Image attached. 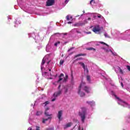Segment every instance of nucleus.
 Returning <instances> with one entry per match:
<instances>
[{"label": "nucleus", "instance_id": "45", "mask_svg": "<svg viewBox=\"0 0 130 130\" xmlns=\"http://www.w3.org/2000/svg\"><path fill=\"white\" fill-rule=\"evenodd\" d=\"M85 33L86 34H91V31H86Z\"/></svg>", "mask_w": 130, "mask_h": 130}, {"label": "nucleus", "instance_id": "8", "mask_svg": "<svg viewBox=\"0 0 130 130\" xmlns=\"http://www.w3.org/2000/svg\"><path fill=\"white\" fill-rule=\"evenodd\" d=\"M28 37H32L35 40H36V42H37L38 40H40V37L39 36H36L35 33L33 32L32 34L29 33L28 34Z\"/></svg>", "mask_w": 130, "mask_h": 130}, {"label": "nucleus", "instance_id": "35", "mask_svg": "<svg viewBox=\"0 0 130 130\" xmlns=\"http://www.w3.org/2000/svg\"><path fill=\"white\" fill-rule=\"evenodd\" d=\"M104 36L106 38H110V37L109 36H108V34H107V33L105 32L104 34Z\"/></svg>", "mask_w": 130, "mask_h": 130}, {"label": "nucleus", "instance_id": "16", "mask_svg": "<svg viewBox=\"0 0 130 130\" xmlns=\"http://www.w3.org/2000/svg\"><path fill=\"white\" fill-rule=\"evenodd\" d=\"M72 125H73V123L72 122H69L67 124L64 125L63 128L64 129H66V128L71 127V126Z\"/></svg>", "mask_w": 130, "mask_h": 130}, {"label": "nucleus", "instance_id": "25", "mask_svg": "<svg viewBox=\"0 0 130 130\" xmlns=\"http://www.w3.org/2000/svg\"><path fill=\"white\" fill-rule=\"evenodd\" d=\"M84 55H86V54H78L75 55V57H79V56H84Z\"/></svg>", "mask_w": 130, "mask_h": 130}, {"label": "nucleus", "instance_id": "51", "mask_svg": "<svg viewBox=\"0 0 130 130\" xmlns=\"http://www.w3.org/2000/svg\"><path fill=\"white\" fill-rule=\"evenodd\" d=\"M123 40H126V39H123Z\"/></svg>", "mask_w": 130, "mask_h": 130}, {"label": "nucleus", "instance_id": "40", "mask_svg": "<svg viewBox=\"0 0 130 130\" xmlns=\"http://www.w3.org/2000/svg\"><path fill=\"white\" fill-rule=\"evenodd\" d=\"M46 130H54V127L47 128Z\"/></svg>", "mask_w": 130, "mask_h": 130}, {"label": "nucleus", "instance_id": "1", "mask_svg": "<svg viewBox=\"0 0 130 130\" xmlns=\"http://www.w3.org/2000/svg\"><path fill=\"white\" fill-rule=\"evenodd\" d=\"M62 92H64V94H68V93H70V87L68 85L63 86L61 89L53 94V96H52L51 102H53L55 101L57 97H58V96H59V95H60Z\"/></svg>", "mask_w": 130, "mask_h": 130}, {"label": "nucleus", "instance_id": "54", "mask_svg": "<svg viewBox=\"0 0 130 130\" xmlns=\"http://www.w3.org/2000/svg\"><path fill=\"white\" fill-rule=\"evenodd\" d=\"M82 16H83V14H81V17H82Z\"/></svg>", "mask_w": 130, "mask_h": 130}, {"label": "nucleus", "instance_id": "21", "mask_svg": "<svg viewBox=\"0 0 130 130\" xmlns=\"http://www.w3.org/2000/svg\"><path fill=\"white\" fill-rule=\"evenodd\" d=\"M50 50H51V47H50L49 45H47L46 47V51H47V52H49Z\"/></svg>", "mask_w": 130, "mask_h": 130}, {"label": "nucleus", "instance_id": "18", "mask_svg": "<svg viewBox=\"0 0 130 130\" xmlns=\"http://www.w3.org/2000/svg\"><path fill=\"white\" fill-rule=\"evenodd\" d=\"M71 32V33H73V34H75V33L81 34V32H80V31L78 30V29H77V28H74V29H72Z\"/></svg>", "mask_w": 130, "mask_h": 130}, {"label": "nucleus", "instance_id": "9", "mask_svg": "<svg viewBox=\"0 0 130 130\" xmlns=\"http://www.w3.org/2000/svg\"><path fill=\"white\" fill-rule=\"evenodd\" d=\"M63 113V111L62 110H60L58 112L57 117H58L59 121H61V120H62V118L61 117L62 116Z\"/></svg>", "mask_w": 130, "mask_h": 130}, {"label": "nucleus", "instance_id": "26", "mask_svg": "<svg viewBox=\"0 0 130 130\" xmlns=\"http://www.w3.org/2000/svg\"><path fill=\"white\" fill-rule=\"evenodd\" d=\"M95 16H96V17H98V18H103V17H102L101 14H98V13H96Z\"/></svg>", "mask_w": 130, "mask_h": 130}, {"label": "nucleus", "instance_id": "17", "mask_svg": "<svg viewBox=\"0 0 130 130\" xmlns=\"http://www.w3.org/2000/svg\"><path fill=\"white\" fill-rule=\"evenodd\" d=\"M15 25H14V27H18V25H19V24H21V20H20L19 19H17L15 20Z\"/></svg>", "mask_w": 130, "mask_h": 130}, {"label": "nucleus", "instance_id": "24", "mask_svg": "<svg viewBox=\"0 0 130 130\" xmlns=\"http://www.w3.org/2000/svg\"><path fill=\"white\" fill-rule=\"evenodd\" d=\"M48 119H51V117L49 116L48 118L46 119L43 118L42 121L43 123H45V122H46Z\"/></svg>", "mask_w": 130, "mask_h": 130}, {"label": "nucleus", "instance_id": "4", "mask_svg": "<svg viewBox=\"0 0 130 130\" xmlns=\"http://www.w3.org/2000/svg\"><path fill=\"white\" fill-rule=\"evenodd\" d=\"M87 114V109L86 108H82L81 111L79 112V116L81 117L82 122H85L86 119V115Z\"/></svg>", "mask_w": 130, "mask_h": 130}, {"label": "nucleus", "instance_id": "14", "mask_svg": "<svg viewBox=\"0 0 130 130\" xmlns=\"http://www.w3.org/2000/svg\"><path fill=\"white\" fill-rule=\"evenodd\" d=\"M86 15L88 17H93V19H96V13H88Z\"/></svg>", "mask_w": 130, "mask_h": 130}, {"label": "nucleus", "instance_id": "55", "mask_svg": "<svg viewBox=\"0 0 130 130\" xmlns=\"http://www.w3.org/2000/svg\"><path fill=\"white\" fill-rule=\"evenodd\" d=\"M31 106H33V104H31Z\"/></svg>", "mask_w": 130, "mask_h": 130}, {"label": "nucleus", "instance_id": "13", "mask_svg": "<svg viewBox=\"0 0 130 130\" xmlns=\"http://www.w3.org/2000/svg\"><path fill=\"white\" fill-rule=\"evenodd\" d=\"M79 63L80 64L81 67H82L83 69H84V72H86V73H88V72H89V71L88 70V68H87V67H85V63H84V62H79Z\"/></svg>", "mask_w": 130, "mask_h": 130}, {"label": "nucleus", "instance_id": "2", "mask_svg": "<svg viewBox=\"0 0 130 130\" xmlns=\"http://www.w3.org/2000/svg\"><path fill=\"white\" fill-rule=\"evenodd\" d=\"M90 90L91 88L86 85V83L82 82L79 87L78 93L81 97H84L85 92L83 91H85L86 93H90Z\"/></svg>", "mask_w": 130, "mask_h": 130}, {"label": "nucleus", "instance_id": "46", "mask_svg": "<svg viewBox=\"0 0 130 130\" xmlns=\"http://www.w3.org/2000/svg\"><path fill=\"white\" fill-rule=\"evenodd\" d=\"M72 49H74V48H71L70 49H69L68 50V51H71V50H72Z\"/></svg>", "mask_w": 130, "mask_h": 130}, {"label": "nucleus", "instance_id": "41", "mask_svg": "<svg viewBox=\"0 0 130 130\" xmlns=\"http://www.w3.org/2000/svg\"><path fill=\"white\" fill-rule=\"evenodd\" d=\"M36 130H40V127L39 126H36Z\"/></svg>", "mask_w": 130, "mask_h": 130}, {"label": "nucleus", "instance_id": "49", "mask_svg": "<svg viewBox=\"0 0 130 130\" xmlns=\"http://www.w3.org/2000/svg\"><path fill=\"white\" fill-rule=\"evenodd\" d=\"M28 130H32V128L29 127V128H28Z\"/></svg>", "mask_w": 130, "mask_h": 130}, {"label": "nucleus", "instance_id": "30", "mask_svg": "<svg viewBox=\"0 0 130 130\" xmlns=\"http://www.w3.org/2000/svg\"><path fill=\"white\" fill-rule=\"evenodd\" d=\"M48 104H49V102L47 101L43 104V106L45 107V106H46Z\"/></svg>", "mask_w": 130, "mask_h": 130}, {"label": "nucleus", "instance_id": "27", "mask_svg": "<svg viewBox=\"0 0 130 130\" xmlns=\"http://www.w3.org/2000/svg\"><path fill=\"white\" fill-rule=\"evenodd\" d=\"M41 114H42V112L41 111L37 112L36 115H37L38 116H39V115H41Z\"/></svg>", "mask_w": 130, "mask_h": 130}, {"label": "nucleus", "instance_id": "38", "mask_svg": "<svg viewBox=\"0 0 130 130\" xmlns=\"http://www.w3.org/2000/svg\"><path fill=\"white\" fill-rule=\"evenodd\" d=\"M86 78H87V80L88 81V82H90V76L87 75Z\"/></svg>", "mask_w": 130, "mask_h": 130}, {"label": "nucleus", "instance_id": "5", "mask_svg": "<svg viewBox=\"0 0 130 130\" xmlns=\"http://www.w3.org/2000/svg\"><path fill=\"white\" fill-rule=\"evenodd\" d=\"M64 75H63V74L61 73L59 76V79L57 82H55L54 83H53V85H55V86H56V85H57V84H58V83L59 82H60V81H62L63 80V82H67L68 81V79H69V76L66 75V76L64 77Z\"/></svg>", "mask_w": 130, "mask_h": 130}, {"label": "nucleus", "instance_id": "33", "mask_svg": "<svg viewBox=\"0 0 130 130\" xmlns=\"http://www.w3.org/2000/svg\"><path fill=\"white\" fill-rule=\"evenodd\" d=\"M87 50H96L95 49L93 48L90 47V48H86Z\"/></svg>", "mask_w": 130, "mask_h": 130}, {"label": "nucleus", "instance_id": "11", "mask_svg": "<svg viewBox=\"0 0 130 130\" xmlns=\"http://www.w3.org/2000/svg\"><path fill=\"white\" fill-rule=\"evenodd\" d=\"M92 31L94 32V33H97L98 32L100 31V27L99 25H96L92 28Z\"/></svg>", "mask_w": 130, "mask_h": 130}, {"label": "nucleus", "instance_id": "12", "mask_svg": "<svg viewBox=\"0 0 130 130\" xmlns=\"http://www.w3.org/2000/svg\"><path fill=\"white\" fill-rule=\"evenodd\" d=\"M66 19L67 21H69L68 22V24H72L73 23V17L70 16V15H67L66 16Z\"/></svg>", "mask_w": 130, "mask_h": 130}, {"label": "nucleus", "instance_id": "32", "mask_svg": "<svg viewBox=\"0 0 130 130\" xmlns=\"http://www.w3.org/2000/svg\"><path fill=\"white\" fill-rule=\"evenodd\" d=\"M99 43H100L101 44H103L104 45H106L107 46H108V45H107L106 43H104V42H99Z\"/></svg>", "mask_w": 130, "mask_h": 130}, {"label": "nucleus", "instance_id": "3", "mask_svg": "<svg viewBox=\"0 0 130 130\" xmlns=\"http://www.w3.org/2000/svg\"><path fill=\"white\" fill-rule=\"evenodd\" d=\"M111 95L112 96H114L115 98L118 100L117 102L119 105H121L123 107H129L128 104L122 101V100L120 99L119 97H118L117 95L115 94V93L113 91H111Z\"/></svg>", "mask_w": 130, "mask_h": 130}, {"label": "nucleus", "instance_id": "28", "mask_svg": "<svg viewBox=\"0 0 130 130\" xmlns=\"http://www.w3.org/2000/svg\"><path fill=\"white\" fill-rule=\"evenodd\" d=\"M55 35H58V36H60V35H67V33H62V34H60V33H56L55 34Z\"/></svg>", "mask_w": 130, "mask_h": 130}, {"label": "nucleus", "instance_id": "10", "mask_svg": "<svg viewBox=\"0 0 130 130\" xmlns=\"http://www.w3.org/2000/svg\"><path fill=\"white\" fill-rule=\"evenodd\" d=\"M54 0H47L46 2V6L47 7H51V6H53V5H54Z\"/></svg>", "mask_w": 130, "mask_h": 130}, {"label": "nucleus", "instance_id": "7", "mask_svg": "<svg viewBox=\"0 0 130 130\" xmlns=\"http://www.w3.org/2000/svg\"><path fill=\"white\" fill-rule=\"evenodd\" d=\"M88 23V21H87V19H85L83 22L81 21L78 23H75L73 25L74 27H80V26H85L86 24Z\"/></svg>", "mask_w": 130, "mask_h": 130}, {"label": "nucleus", "instance_id": "36", "mask_svg": "<svg viewBox=\"0 0 130 130\" xmlns=\"http://www.w3.org/2000/svg\"><path fill=\"white\" fill-rule=\"evenodd\" d=\"M60 44V42L58 41V42H57L56 43H55L54 44V46H57V45H58V44Z\"/></svg>", "mask_w": 130, "mask_h": 130}, {"label": "nucleus", "instance_id": "37", "mask_svg": "<svg viewBox=\"0 0 130 130\" xmlns=\"http://www.w3.org/2000/svg\"><path fill=\"white\" fill-rule=\"evenodd\" d=\"M107 51H110L113 55H116V53H113V52H112L111 50H107Z\"/></svg>", "mask_w": 130, "mask_h": 130}, {"label": "nucleus", "instance_id": "31", "mask_svg": "<svg viewBox=\"0 0 130 130\" xmlns=\"http://www.w3.org/2000/svg\"><path fill=\"white\" fill-rule=\"evenodd\" d=\"M71 81L72 82H73V81H74V76H73V71H71Z\"/></svg>", "mask_w": 130, "mask_h": 130}, {"label": "nucleus", "instance_id": "52", "mask_svg": "<svg viewBox=\"0 0 130 130\" xmlns=\"http://www.w3.org/2000/svg\"><path fill=\"white\" fill-rule=\"evenodd\" d=\"M83 13L85 14V11H83Z\"/></svg>", "mask_w": 130, "mask_h": 130}, {"label": "nucleus", "instance_id": "42", "mask_svg": "<svg viewBox=\"0 0 130 130\" xmlns=\"http://www.w3.org/2000/svg\"><path fill=\"white\" fill-rule=\"evenodd\" d=\"M69 1H70V0H66V1H65V4H66V5H67V4H68Z\"/></svg>", "mask_w": 130, "mask_h": 130}, {"label": "nucleus", "instance_id": "29", "mask_svg": "<svg viewBox=\"0 0 130 130\" xmlns=\"http://www.w3.org/2000/svg\"><path fill=\"white\" fill-rule=\"evenodd\" d=\"M95 4V0H91L90 1V4L93 6Z\"/></svg>", "mask_w": 130, "mask_h": 130}, {"label": "nucleus", "instance_id": "56", "mask_svg": "<svg viewBox=\"0 0 130 130\" xmlns=\"http://www.w3.org/2000/svg\"><path fill=\"white\" fill-rule=\"evenodd\" d=\"M105 79H106V80H107V78H105Z\"/></svg>", "mask_w": 130, "mask_h": 130}, {"label": "nucleus", "instance_id": "6", "mask_svg": "<svg viewBox=\"0 0 130 130\" xmlns=\"http://www.w3.org/2000/svg\"><path fill=\"white\" fill-rule=\"evenodd\" d=\"M113 70H115V72L116 73V74H118V73H119L120 75H123L124 74L123 70H122V69L118 66L113 67Z\"/></svg>", "mask_w": 130, "mask_h": 130}, {"label": "nucleus", "instance_id": "15", "mask_svg": "<svg viewBox=\"0 0 130 130\" xmlns=\"http://www.w3.org/2000/svg\"><path fill=\"white\" fill-rule=\"evenodd\" d=\"M86 104H88V105H90L91 107H93V106H95V102L94 101H86Z\"/></svg>", "mask_w": 130, "mask_h": 130}, {"label": "nucleus", "instance_id": "47", "mask_svg": "<svg viewBox=\"0 0 130 130\" xmlns=\"http://www.w3.org/2000/svg\"><path fill=\"white\" fill-rule=\"evenodd\" d=\"M31 118H29V120H28V122L29 123H31Z\"/></svg>", "mask_w": 130, "mask_h": 130}, {"label": "nucleus", "instance_id": "19", "mask_svg": "<svg viewBox=\"0 0 130 130\" xmlns=\"http://www.w3.org/2000/svg\"><path fill=\"white\" fill-rule=\"evenodd\" d=\"M45 59H46V57H44V58L42 60L41 65V70L42 71L43 70V64L45 63Z\"/></svg>", "mask_w": 130, "mask_h": 130}, {"label": "nucleus", "instance_id": "58", "mask_svg": "<svg viewBox=\"0 0 130 130\" xmlns=\"http://www.w3.org/2000/svg\"><path fill=\"white\" fill-rule=\"evenodd\" d=\"M82 130H83V129H82Z\"/></svg>", "mask_w": 130, "mask_h": 130}, {"label": "nucleus", "instance_id": "20", "mask_svg": "<svg viewBox=\"0 0 130 130\" xmlns=\"http://www.w3.org/2000/svg\"><path fill=\"white\" fill-rule=\"evenodd\" d=\"M118 79H119V83H120L121 87H122V88H123V84L122 83V82L121 81H122V78L121 77V76H120L119 75H118Z\"/></svg>", "mask_w": 130, "mask_h": 130}, {"label": "nucleus", "instance_id": "43", "mask_svg": "<svg viewBox=\"0 0 130 130\" xmlns=\"http://www.w3.org/2000/svg\"><path fill=\"white\" fill-rule=\"evenodd\" d=\"M87 21H91V20H92V18H91V17H89L87 19H86Z\"/></svg>", "mask_w": 130, "mask_h": 130}, {"label": "nucleus", "instance_id": "44", "mask_svg": "<svg viewBox=\"0 0 130 130\" xmlns=\"http://www.w3.org/2000/svg\"><path fill=\"white\" fill-rule=\"evenodd\" d=\"M127 69L130 72V66H127Z\"/></svg>", "mask_w": 130, "mask_h": 130}, {"label": "nucleus", "instance_id": "23", "mask_svg": "<svg viewBox=\"0 0 130 130\" xmlns=\"http://www.w3.org/2000/svg\"><path fill=\"white\" fill-rule=\"evenodd\" d=\"M49 63H50V60L47 62V66L46 67L48 70H49V72H50L51 71V67H49Z\"/></svg>", "mask_w": 130, "mask_h": 130}, {"label": "nucleus", "instance_id": "57", "mask_svg": "<svg viewBox=\"0 0 130 130\" xmlns=\"http://www.w3.org/2000/svg\"><path fill=\"white\" fill-rule=\"evenodd\" d=\"M107 90L108 91V88H107Z\"/></svg>", "mask_w": 130, "mask_h": 130}, {"label": "nucleus", "instance_id": "34", "mask_svg": "<svg viewBox=\"0 0 130 130\" xmlns=\"http://www.w3.org/2000/svg\"><path fill=\"white\" fill-rule=\"evenodd\" d=\"M42 75L44 76V77H45V76H48V73L44 72L42 73Z\"/></svg>", "mask_w": 130, "mask_h": 130}, {"label": "nucleus", "instance_id": "48", "mask_svg": "<svg viewBox=\"0 0 130 130\" xmlns=\"http://www.w3.org/2000/svg\"><path fill=\"white\" fill-rule=\"evenodd\" d=\"M58 89L59 90V89H60V84L59 85L58 87Z\"/></svg>", "mask_w": 130, "mask_h": 130}, {"label": "nucleus", "instance_id": "53", "mask_svg": "<svg viewBox=\"0 0 130 130\" xmlns=\"http://www.w3.org/2000/svg\"><path fill=\"white\" fill-rule=\"evenodd\" d=\"M71 54H73V53H70V55H71Z\"/></svg>", "mask_w": 130, "mask_h": 130}, {"label": "nucleus", "instance_id": "39", "mask_svg": "<svg viewBox=\"0 0 130 130\" xmlns=\"http://www.w3.org/2000/svg\"><path fill=\"white\" fill-rule=\"evenodd\" d=\"M64 61L63 60H61L60 61L59 64H63Z\"/></svg>", "mask_w": 130, "mask_h": 130}, {"label": "nucleus", "instance_id": "22", "mask_svg": "<svg viewBox=\"0 0 130 130\" xmlns=\"http://www.w3.org/2000/svg\"><path fill=\"white\" fill-rule=\"evenodd\" d=\"M48 110H49V108H46V111L45 112V115L46 116H50L51 115H49L48 114V112H47V111H48Z\"/></svg>", "mask_w": 130, "mask_h": 130}, {"label": "nucleus", "instance_id": "50", "mask_svg": "<svg viewBox=\"0 0 130 130\" xmlns=\"http://www.w3.org/2000/svg\"><path fill=\"white\" fill-rule=\"evenodd\" d=\"M8 20H11V18H8Z\"/></svg>", "mask_w": 130, "mask_h": 130}]
</instances>
